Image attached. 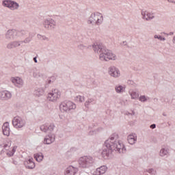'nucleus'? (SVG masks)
Segmentation results:
<instances>
[{"label": "nucleus", "mask_w": 175, "mask_h": 175, "mask_svg": "<svg viewBox=\"0 0 175 175\" xmlns=\"http://www.w3.org/2000/svg\"><path fill=\"white\" fill-rule=\"evenodd\" d=\"M41 40L49 41V38L46 37L45 36H42V38Z\"/></svg>", "instance_id": "obj_35"}, {"label": "nucleus", "mask_w": 175, "mask_h": 175, "mask_svg": "<svg viewBox=\"0 0 175 175\" xmlns=\"http://www.w3.org/2000/svg\"><path fill=\"white\" fill-rule=\"evenodd\" d=\"M130 94L132 99H136L137 98H139V94L136 92H132L131 93H130Z\"/></svg>", "instance_id": "obj_25"}, {"label": "nucleus", "mask_w": 175, "mask_h": 175, "mask_svg": "<svg viewBox=\"0 0 175 175\" xmlns=\"http://www.w3.org/2000/svg\"><path fill=\"white\" fill-rule=\"evenodd\" d=\"M172 35H174V32L171 31V32L168 33V34H167V36H172Z\"/></svg>", "instance_id": "obj_36"}, {"label": "nucleus", "mask_w": 175, "mask_h": 175, "mask_svg": "<svg viewBox=\"0 0 175 175\" xmlns=\"http://www.w3.org/2000/svg\"><path fill=\"white\" fill-rule=\"evenodd\" d=\"M27 163V167L29 169H33V167H35V163H33V159H29Z\"/></svg>", "instance_id": "obj_23"}, {"label": "nucleus", "mask_w": 175, "mask_h": 175, "mask_svg": "<svg viewBox=\"0 0 175 175\" xmlns=\"http://www.w3.org/2000/svg\"><path fill=\"white\" fill-rule=\"evenodd\" d=\"M77 173V168L73 166L68 167L66 170V175H75Z\"/></svg>", "instance_id": "obj_17"}, {"label": "nucleus", "mask_w": 175, "mask_h": 175, "mask_svg": "<svg viewBox=\"0 0 175 175\" xmlns=\"http://www.w3.org/2000/svg\"><path fill=\"white\" fill-rule=\"evenodd\" d=\"M21 36H23V33H21V31H17L16 30V39L18 38L21 37Z\"/></svg>", "instance_id": "obj_32"}, {"label": "nucleus", "mask_w": 175, "mask_h": 175, "mask_svg": "<svg viewBox=\"0 0 175 175\" xmlns=\"http://www.w3.org/2000/svg\"><path fill=\"white\" fill-rule=\"evenodd\" d=\"M171 3H175V0H167Z\"/></svg>", "instance_id": "obj_39"}, {"label": "nucleus", "mask_w": 175, "mask_h": 175, "mask_svg": "<svg viewBox=\"0 0 175 175\" xmlns=\"http://www.w3.org/2000/svg\"><path fill=\"white\" fill-rule=\"evenodd\" d=\"M33 36H35V33H29V38L32 40V38H33Z\"/></svg>", "instance_id": "obj_33"}, {"label": "nucleus", "mask_w": 175, "mask_h": 175, "mask_svg": "<svg viewBox=\"0 0 175 175\" xmlns=\"http://www.w3.org/2000/svg\"><path fill=\"white\" fill-rule=\"evenodd\" d=\"M111 142L109 139L105 142V147L107 149H105L103 152L102 155L104 158L105 157H109V154L111 152L112 150H116L119 152H125V147L124 146V144L121 141H118L115 144L112 145L110 144Z\"/></svg>", "instance_id": "obj_2"}, {"label": "nucleus", "mask_w": 175, "mask_h": 175, "mask_svg": "<svg viewBox=\"0 0 175 175\" xmlns=\"http://www.w3.org/2000/svg\"><path fill=\"white\" fill-rule=\"evenodd\" d=\"M167 154V150L165 149H161L160 151V155L161 157H164V155H166Z\"/></svg>", "instance_id": "obj_30"}, {"label": "nucleus", "mask_w": 175, "mask_h": 175, "mask_svg": "<svg viewBox=\"0 0 175 175\" xmlns=\"http://www.w3.org/2000/svg\"><path fill=\"white\" fill-rule=\"evenodd\" d=\"M43 37V36L40 35V34H37V38L38 39L42 40V38Z\"/></svg>", "instance_id": "obj_37"}, {"label": "nucleus", "mask_w": 175, "mask_h": 175, "mask_svg": "<svg viewBox=\"0 0 175 175\" xmlns=\"http://www.w3.org/2000/svg\"><path fill=\"white\" fill-rule=\"evenodd\" d=\"M150 128H151L152 129H154V128H155V124H152V125L150 126Z\"/></svg>", "instance_id": "obj_40"}, {"label": "nucleus", "mask_w": 175, "mask_h": 175, "mask_svg": "<svg viewBox=\"0 0 175 175\" xmlns=\"http://www.w3.org/2000/svg\"><path fill=\"white\" fill-rule=\"evenodd\" d=\"M51 129H53V128H54V126H51Z\"/></svg>", "instance_id": "obj_45"}, {"label": "nucleus", "mask_w": 175, "mask_h": 175, "mask_svg": "<svg viewBox=\"0 0 175 175\" xmlns=\"http://www.w3.org/2000/svg\"><path fill=\"white\" fill-rule=\"evenodd\" d=\"M3 5L5 8H9L11 10H16V9H18L20 5L16 1H13L12 0H4L3 1Z\"/></svg>", "instance_id": "obj_7"}, {"label": "nucleus", "mask_w": 175, "mask_h": 175, "mask_svg": "<svg viewBox=\"0 0 175 175\" xmlns=\"http://www.w3.org/2000/svg\"><path fill=\"white\" fill-rule=\"evenodd\" d=\"M3 148L8 157H13L14 152H16V150H17V146L12 145V142L10 141L3 144Z\"/></svg>", "instance_id": "obj_4"}, {"label": "nucleus", "mask_w": 175, "mask_h": 175, "mask_svg": "<svg viewBox=\"0 0 175 175\" xmlns=\"http://www.w3.org/2000/svg\"><path fill=\"white\" fill-rule=\"evenodd\" d=\"M5 39H8V40H13L14 39H17V30H8L5 33Z\"/></svg>", "instance_id": "obj_10"}, {"label": "nucleus", "mask_w": 175, "mask_h": 175, "mask_svg": "<svg viewBox=\"0 0 175 175\" xmlns=\"http://www.w3.org/2000/svg\"><path fill=\"white\" fill-rule=\"evenodd\" d=\"M49 128L47 125L46 124H44V125H42L40 126V130L42 131V132H46V131H49Z\"/></svg>", "instance_id": "obj_27"}, {"label": "nucleus", "mask_w": 175, "mask_h": 175, "mask_svg": "<svg viewBox=\"0 0 175 175\" xmlns=\"http://www.w3.org/2000/svg\"><path fill=\"white\" fill-rule=\"evenodd\" d=\"M94 53L99 54L100 61H109V59H116V55L111 53V51L107 49L102 43L96 42L92 46Z\"/></svg>", "instance_id": "obj_1"}, {"label": "nucleus", "mask_w": 175, "mask_h": 175, "mask_svg": "<svg viewBox=\"0 0 175 175\" xmlns=\"http://www.w3.org/2000/svg\"><path fill=\"white\" fill-rule=\"evenodd\" d=\"M136 134H131L129 135L128 137V142L129 144H135V142H136Z\"/></svg>", "instance_id": "obj_20"}, {"label": "nucleus", "mask_w": 175, "mask_h": 175, "mask_svg": "<svg viewBox=\"0 0 175 175\" xmlns=\"http://www.w3.org/2000/svg\"><path fill=\"white\" fill-rule=\"evenodd\" d=\"M142 18L146 21H150V20H153V18H155V16H154L153 12H149L147 11H142Z\"/></svg>", "instance_id": "obj_11"}, {"label": "nucleus", "mask_w": 175, "mask_h": 175, "mask_svg": "<svg viewBox=\"0 0 175 175\" xmlns=\"http://www.w3.org/2000/svg\"><path fill=\"white\" fill-rule=\"evenodd\" d=\"M34 158L37 162H42L43 161V154L42 153H37L34 154Z\"/></svg>", "instance_id": "obj_22"}, {"label": "nucleus", "mask_w": 175, "mask_h": 175, "mask_svg": "<svg viewBox=\"0 0 175 175\" xmlns=\"http://www.w3.org/2000/svg\"><path fill=\"white\" fill-rule=\"evenodd\" d=\"M61 98V93L59 90L55 89L52 90L51 93L48 94V100L51 102H54V100H57V99H59Z\"/></svg>", "instance_id": "obj_8"}, {"label": "nucleus", "mask_w": 175, "mask_h": 175, "mask_svg": "<svg viewBox=\"0 0 175 175\" xmlns=\"http://www.w3.org/2000/svg\"><path fill=\"white\" fill-rule=\"evenodd\" d=\"M139 100L141 102H146V100H147V98L146 97V96H141L139 97Z\"/></svg>", "instance_id": "obj_31"}, {"label": "nucleus", "mask_w": 175, "mask_h": 175, "mask_svg": "<svg viewBox=\"0 0 175 175\" xmlns=\"http://www.w3.org/2000/svg\"><path fill=\"white\" fill-rule=\"evenodd\" d=\"M154 39H159V40H161L163 42H165V40H166V38L159 35H154Z\"/></svg>", "instance_id": "obj_26"}, {"label": "nucleus", "mask_w": 175, "mask_h": 175, "mask_svg": "<svg viewBox=\"0 0 175 175\" xmlns=\"http://www.w3.org/2000/svg\"><path fill=\"white\" fill-rule=\"evenodd\" d=\"M59 109L61 111H69V110L76 109V105L72 101H68L66 103H62L59 106Z\"/></svg>", "instance_id": "obj_6"}, {"label": "nucleus", "mask_w": 175, "mask_h": 175, "mask_svg": "<svg viewBox=\"0 0 175 175\" xmlns=\"http://www.w3.org/2000/svg\"><path fill=\"white\" fill-rule=\"evenodd\" d=\"M75 102H79V103L84 102V97H83L81 96H76L75 97Z\"/></svg>", "instance_id": "obj_24"}, {"label": "nucleus", "mask_w": 175, "mask_h": 175, "mask_svg": "<svg viewBox=\"0 0 175 175\" xmlns=\"http://www.w3.org/2000/svg\"><path fill=\"white\" fill-rule=\"evenodd\" d=\"M172 42L173 43H175V36H174Z\"/></svg>", "instance_id": "obj_43"}, {"label": "nucleus", "mask_w": 175, "mask_h": 175, "mask_svg": "<svg viewBox=\"0 0 175 175\" xmlns=\"http://www.w3.org/2000/svg\"><path fill=\"white\" fill-rule=\"evenodd\" d=\"M107 170V167L103 165L96 170V171L94 172V175L105 174Z\"/></svg>", "instance_id": "obj_15"}, {"label": "nucleus", "mask_w": 175, "mask_h": 175, "mask_svg": "<svg viewBox=\"0 0 175 175\" xmlns=\"http://www.w3.org/2000/svg\"><path fill=\"white\" fill-rule=\"evenodd\" d=\"M11 81L13 83V84L16 85V87H21V85H23V79H21V78L20 77H12L11 79Z\"/></svg>", "instance_id": "obj_16"}, {"label": "nucleus", "mask_w": 175, "mask_h": 175, "mask_svg": "<svg viewBox=\"0 0 175 175\" xmlns=\"http://www.w3.org/2000/svg\"><path fill=\"white\" fill-rule=\"evenodd\" d=\"M37 58H38L37 57H35L33 58V61H34V62L36 64H38V59Z\"/></svg>", "instance_id": "obj_38"}, {"label": "nucleus", "mask_w": 175, "mask_h": 175, "mask_svg": "<svg viewBox=\"0 0 175 175\" xmlns=\"http://www.w3.org/2000/svg\"><path fill=\"white\" fill-rule=\"evenodd\" d=\"M110 140H114V139L113 138H111V139Z\"/></svg>", "instance_id": "obj_46"}, {"label": "nucleus", "mask_w": 175, "mask_h": 175, "mask_svg": "<svg viewBox=\"0 0 175 175\" xmlns=\"http://www.w3.org/2000/svg\"><path fill=\"white\" fill-rule=\"evenodd\" d=\"M12 98V94L8 91L0 92V99Z\"/></svg>", "instance_id": "obj_19"}, {"label": "nucleus", "mask_w": 175, "mask_h": 175, "mask_svg": "<svg viewBox=\"0 0 175 175\" xmlns=\"http://www.w3.org/2000/svg\"><path fill=\"white\" fill-rule=\"evenodd\" d=\"M163 35H166V36H167L168 33H163Z\"/></svg>", "instance_id": "obj_44"}, {"label": "nucleus", "mask_w": 175, "mask_h": 175, "mask_svg": "<svg viewBox=\"0 0 175 175\" xmlns=\"http://www.w3.org/2000/svg\"><path fill=\"white\" fill-rule=\"evenodd\" d=\"M109 75L113 77H118L120 76V71L116 67H113L109 70Z\"/></svg>", "instance_id": "obj_18"}, {"label": "nucleus", "mask_w": 175, "mask_h": 175, "mask_svg": "<svg viewBox=\"0 0 175 175\" xmlns=\"http://www.w3.org/2000/svg\"><path fill=\"white\" fill-rule=\"evenodd\" d=\"M102 23H103V16L99 12L92 14L88 21V24L91 25H100Z\"/></svg>", "instance_id": "obj_3"}, {"label": "nucleus", "mask_w": 175, "mask_h": 175, "mask_svg": "<svg viewBox=\"0 0 175 175\" xmlns=\"http://www.w3.org/2000/svg\"><path fill=\"white\" fill-rule=\"evenodd\" d=\"M43 25L46 29H54L57 23L53 18H47L44 21Z\"/></svg>", "instance_id": "obj_9"}, {"label": "nucleus", "mask_w": 175, "mask_h": 175, "mask_svg": "<svg viewBox=\"0 0 175 175\" xmlns=\"http://www.w3.org/2000/svg\"><path fill=\"white\" fill-rule=\"evenodd\" d=\"M116 90L118 92H124V91H125V88L122 86H118L116 88Z\"/></svg>", "instance_id": "obj_28"}, {"label": "nucleus", "mask_w": 175, "mask_h": 175, "mask_svg": "<svg viewBox=\"0 0 175 175\" xmlns=\"http://www.w3.org/2000/svg\"><path fill=\"white\" fill-rule=\"evenodd\" d=\"M122 44H124V46H126V41H124V42H122Z\"/></svg>", "instance_id": "obj_42"}, {"label": "nucleus", "mask_w": 175, "mask_h": 175, "mask_svg": "<svg viewBox=\"0 0 175 175\" xmlns=\"http://www.w3.org/2000/svg\"><path fill=\"white\" fill-rule=\"evenodd\" d=\"M20 46H21V41H13L7 44V49L12 50V49H16V47H18Z\"/></svg>", "instance_id": "obj_13"}, {"label": "nucleus", "mask_w": 175, "mask_h": 175, "mask_svg": "<svg viewBox=\"0 0 175 175\" xmlns=\"http://www.w3.org/2000/svg\"><path fill=\"white\" fill-rule=\"evenodd\" d=\"M21 32L23 36H24V35H27V31L25 30H21Z\"/></svg>", "instance_id": "obj_34"}, {"label": "nucleus", "mask_w": 175, "mask_h": 175, "mask_svg": "<svg viewBox=\"0 0 175 175\" xmlns=\"http://www.w3.org/2000/svg\"><path fill=\"white\" fill-rule=\"evenodd\" d=\"M54 137L46 136L44 140V144H51L54 142Z\"/></svg>", "instance_id": "obj_21"}, {"label": "nucleus", "mask_w": 175, "mask_h": 175, "mask_svg": "<svg viewBox=\"0 0 175 175\" xmlns=\"http://www.w3.org/2000/svg\"><path fill=\"white\" fill-rule=\"evenodd\" d=\"M3 133L5 136H10V128L9 127V123L5 122L2 126Z\"/></svg>", "instance_id": "obj_14"}, {"label": "nucleus", "mask_w": 175, "mask_h": 175, "mask_svg": "<svg viewBox=\"0 0 175 175\" xmlns=\"http://www.w3.org/2000/svg\"><path fill=\"white\" fill-rule=\"evenodd\" d=\"M31 41H32V40L28 37V38H26L24 40L20 41V42H21V44L22 43L27 44V43H29V42H31Z\"/></svg>", "instance_id": "obj_29"}, {"label": "nucleus", "mask_w": 175, "mask_h": 175, "mask_svg": "<svg viewBox=\"0 0 175 175\" xmlns=\"http://www.w3.org/2000/svg\"><path fill=\"white\" fill-rule=\"evenodd\" d=\"M12 124L15 128H23L24 126V121L20 117H15L13 119Z\"/></svg>", "instance_id": "obj_12"}, {"label": "nucleus", "mask_w": 175, "mask_h": 175, "mask_svg": "<svg viewBox=\"0 0 175 175\" xmlns=\"http://www.w3.org/2000/svg\"><path fill=\"white\" fill-rule=\"evenodd\" d=\"M94 162V159L91 157L84 156L79 159V163L81 167H88Z\"/></svg>", "instance_id": "obj_5"}, {"label": "nucleus", "mask_w": 175, "mask_h": 175, "mask_svg": "<svg viewBox=\"0 0 175 175\" xmlns=\"http://www.w3.org/2000/svg\"><path fill=\"white\" fill-rule=\"evenodd\" d=\"M79 47L80 49H83V48H84V46H83V44H81V45L79 46Z\"/></svg>", "instance_id": "obj_41"}]
</instances>
